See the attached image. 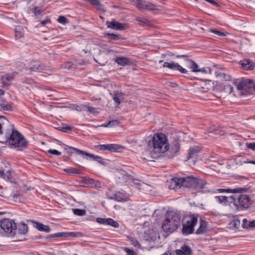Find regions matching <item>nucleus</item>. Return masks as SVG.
Instances as JSON below:
<instances>
[{"label":"nucleus","mask_w":255,"mask_h":255,"mask_svg":"<svg viewBox=\"0 0 255 255\" xmlns=\"http://www.w3.org/2000/svg\"><path fill=\"white\" fill-rule=\"evenodd\" d=\"M206 182L198 179L193 176L185 177H175L172 179L170 188L173 189H179L181 187L192 188L197 192H204L206 188Z\"/></svg>","instance_id":"1"},{"label":"nucleus","mask_w":255,"mask_h":255,"mask_svg":"<svg viewBox=\"0 0 255 255\" xmlns=\"http://www.w3.org/2000/svg\"><path fill=\"white\" fill-rule=\"evenodd\" d=\"M148 144L153 148L154 153L151 156L154 158L159 156L158 153H164L169 149L167 137L161 133L155 134Z\"/></svg>","instance_id":"2"},{"label":"nucleus","mask_w":255,"mask_h":255,"mask_svg":"<svg viewBox=\"0 0 255 255\" xmlns=\"http://www.w3.org/2000/svg\"><path fill=\"white\" fill-rule=\"evenodd\" d=\"M166 216V219L162 222V228L165 233L169 235L180 226V216L174 211L167 212Z\"/></svg>","instance_id":"3"},{"label":"nucleus","mask_w":255,"mask_h":255,"mask_svg":"<svg viewBox=\"0 0 255 255\" xmlns=\"http://www.w3.org/2000/svg\"><path fill=\"white\" fill-rule=\"evenodd\" d=\"M6 142L13 145L15 147L26 148L28 141L24 138V136L14 128L9 129L5 132Z\"/></svg>","instance_id":"4"},{"label":"nucleus","mask_w":255,"mask_h":255,"mask_svg":"<svg viewBox=\"0 0 255 255\" xmlns=\"http://www.w3.org/2000/svg\"><path fill=\"white\" fill-rule=\"evenodd\" d=\"M231 200L229 202L233 203L236 209L243 210L248 208L252 204L251 198L246 194H241L239 195H231L229 196Z\"/></svg>","instance_id":"5"},{"label":"nucleus","mask_w":255,"mask_h":255,"mask_svg":"<svg viewBox=\"0 0 255 255\" xmlns=\"http://www.w3.org/2000/svg\"><path fill=\"white\" fill-rule=\"evenodd\" d=\"M233 85L237 86V89L242 92H247L251 93L255 88V84L251 79H242L238 84L237 82H232Z\"/></svg>","instance_id":"6"},{"label":"nucleus","mask_w":255,"mask_h":255,"mask_svg":"<svg viewBox=\"0 0 255 255\" xmlns=\"http://www.w3.org/2000/svg\"><path fill=\"white\" fill-rule=\"evenodd\" d=\"M0 227L5 233L10 236H14L16 228V223L9 219H3L0 222Z\"/></svg>","instance_id":"7"},{"label":"nucleus","mask_w":255,"mask_h":255,"mask_svg":"<svg viewBox=\"0 0 255 255\" xmlns=\"http://www.w3.org/2000/svg\"><path fill=\"white\" fill-rule=\"evenodd\" d=\"M197 218L192 217L190 220L186 222V224L183 225L182 233L184 235H188L192 234L194 231V228L197 223Z\"/></svg>","instance_id":"8"},{"label":"nucleus","mask_w":255,"mask_h":255,"mask_svg":"<svg viewBox=\"0 0 255 255\" xmlns=\"http://www.w3.org/2000/svg\"><path fill=\"white\" fill-rule=\"evenodd\" d=\"M216 69L215 70V75L216 77L219 80L230 81L231 77L230 75L225 72V69L222 68H218L217 65H214L213 68Z\"/></svg>","instance_id":"9"},{"label":"nucleus","mask_w":255,"mask_h":255,"mask_svg":"<svg viewBox=\"0 0 255 255\" xmlns=\"http://www.w3.org/2000/svg\"><path fill=\"white\" fill-rule=\"evenodd\" d=\"M108 198L118 202H126L128 200L129 195L125 191H119L116 192L111 196H108Z\"/></svg>","instance_id":"10"},{"label":"nucleus","mask_w":255,"mask_h":255,"mask_svg":"<svg viewBox=\"0 0 255 255\" xmlns=\"http://www.w3.org/2000/svg\"><path fill=\"white\" fill-rule=\"evenodd\" d=\"M163 67L164 68L167 67L173 70H178L182 74H188V71L186 69L183 68L178 63L173 61H171V62H164L163 64Z\"/></svg>","instance_id":"11"},{"label":"nucleus","mask_w":255,"mask_h":255,"mask_svg":"<svg viewBox=\"0 0 255 255\" xmlns=\"http://www.w3.org/2000/svg\"><path fill=\"white\" fill-rule=\"evenodd\" d=\"M83 234L81 232H59L55 234H53L49 235V238H59V237H64V238H70V237H81Z\"/></svg>","instance_id":"12"},{"label":"nucleus","mask_w":255,"mask_h":255,"mask_svg":"<svg viewBox=\"0 0 255 255\" xmlns=\"http://www.w3.org/2000/svg\"><path fill=\"white\" fill-rule=\"evenodd\" d=\"M177 58H183L184 60L189 64V68L191 69L193 72H199V66L194 61L189 60L188 56L185 55H177L176 56Z\"/></svg>","instance_id":"13"},{"label":"nucleus","mask_w":255,"mask_h":255,"mask_svg":"<svg viewBox=\"0 0 255 255\" xmlns=\"http://www.w3.org/2000/svg\"><path fill=\"white\" fill-rule=\"evenodd\" d=\"M180 145L178 141L174 140L171 144L169 151H167V155L169 158H172L177 154L180 149Z\"/></svg>","instance_id":"14"},{"label":"nucleus","mask_w":255,"mask_h":255,"mask_svg":"<svg viewBox=\"0 0 255 255\" xmlns=\"http://www.w3.org/2000/svg\"><path fill=\"white\" fill-rule=\"evenodd\" d=\"M106 25L108 28H111L114 30H123L125 29L126 24L119 22L113 19L111 21H107L106 22Z\"/></svg>","instance_id":"15"},{"label":"nucleus","mask_w":255,"mask_h":255,"mask_svg":"<svg viewBox=\"0 0 255 255\" xmlns=\"http://www.w3.org/2000/svg\"><path fill=\"white\" fill-rule=\"evenodd\" d=\"M96 221L99 224L110 225L114 228H118L119 227V224L111 218H97Z\"/></svg>","instance_id":"16"},{"label":"nucleus","mask_w":255,"mask_h":255,"mask_svg":"<svg viewBox=\"0 0 255 255\" xmlns=\"http://www.w3.org/2000/svg\"><path fill=\"white\" fill-rule=\"evenodd\" d=\"M29 69L31 71L41 72L47 70V68L43 64L36 61H33L30 64Z\"/></svg>","instance_id":"17"},{"label":"nucleus","mask_w":255,"mask_h":255,"mask_svg":"<svg viewBox=\"0 0 255 255\" xmlns=\"http://www.w3.org/2000/svg\"><path fill=\"white\" fill-rule=\"evenodd\" d=\"M248 190L247 188L238 187L234 189H219L218 191L220 193H242L247 192Z\"/></svg>","instance_id":"18"},{"label":"nucleus","mask_w":255,"mask_h":255,"mask_svg":"<svg viewBox=\"0 0 255 255\" xmlns=\"http://www.w3.org/2000/svg\"><path fill=\"white\" fill-rule=\"evenodd\" d=\"M135 20L138 22V24L147 28L153 27L154 25L152 23L151 21L148 20L146 18L136 16Z\"/></svg>","instance_id":"19"},{"label":"nucleus","mask_w":255,"mask_h":255,"mask_svg":"<svg viewBox=\"0 0 255 255\" xmlns=\"http://www.w3.org/2000/svg\"><path fill=\"white\" fill-rule=\"evenodd\" d=\"M85 157H84V158L89 160V159H92L94 161H96L98 162L99 163L105 165L106 163V162L104 160V159L99 156L94 155L93 154H90L87 152H85Z\"/></svg>","instance_id":"20"},{"label":"nucleus","mask_w":255,"mask_h":255,"mask_svg":"<svg viewBox=\"0 0 255 255\" xmlns=\"http://www.w3.org/2000/svg\"><path fill=\"white\" fill-rule=\"evenodd\" d=\"M14 235L16 234L23 235L27 233L28 231V227L24 223H20L17 225L16 224V228Z\"/></svg>","instance_id":"21"},{"label":"nucleus","mask_w":255,"mask_h":255,"mask_svg":"<svg viewBox=\"0 0 255 255\" xmlns=\"http://www.w3.org/2000/svg\"><path fill=\"white\" fill-rule=\"evenodd\" d=\"M64 150L68 153L70 154H72L74 152H75L77 154L81 155L83 158L85 157V151L80 150L78 148L72 147V146H66L64 147Z\"/></svg>","instance_id":"22"},{"label":"nucleus","mask_w":255,"mask_h":255,"mask_svg":"<svg viewBox=\"0 0 255 255\" xmlns=\"http://www.w3.org/2000/svg\"><path fill=\"white\" fill-rule=\"evenodd\" d=\"M176 253L177 255H191L192 250L189 246L184 245L181 247V249L176 250Z\"/></svg>","instance_id":"23"},{"label":"nucleus","mask_w":255,"mask_h":255,"mask_svg":"<svg viewBox=\"0 0 255 255\" xmlns=\"http://www.w3.org/2000/svg\"><path fill=\"white\" fill-rule=\"evenodd\" d=\"M113 96V99L115 103L116 106L118 107L121 104V99L123 98L124 94L119 91H114V93H110Z\"/></svg>","instance_id":"24"},{"label":"nucleus","mask_w":255,"mask_h":255,"mask_svg":"<svg viewBox=\"0 0 255 255\" xmlns=\"http://www.w3.org/2000/svg\"><path fill=\"white\" fill-rule=\"evenodd\" d=\"M115 62L122 66L128 65L130 64V60L126 57H118L115 59Z\"/></svg>","instance_id":"25"},{"label":"nucleus","mask_w":255,"mask_h":255,"mask_svg":"<svg viewBox=\"0 0 255 255\" xmlns=\"http://www.w3.org/2000/svg\"><path fill=\"white\" fill-rule=\"evenodd\" d=\"M241 62L242 67L246 70H253L255 67V64L249 59H244Z\"/></svg>","instance_id":"26"},{"label":"nucleus","mask_w":255,"mask_h":255,"mask_svg":"<svg viewBox=\"0 0 255 255\" xmlns=\"http://www.w3.org/2000/svg\"><path fill=\"white\" fill-rule=\"evenodd\" d=\"M200 227L196 230V234L197 235H200L204 233L206 231L207 228V222L203 219L200 220Z\"/></svg>","instance_id":"27"},{"label":"nucleus","mask_w":255,"mask_h":255,"mask_svg":"<svg viewBox=\"0 0 255 255\" xmlns=\"http://www.w3.org/2000/svg\"><path fill=\"white\" fill-rule=\"evenodd\" d=\"M221 88L226 93L231 94L233 92V86L229 83H225L221 84Z\"/></svg>","instance_id":"28"},{"label":"nucleus","mask_w":255,"mask_h":255,"mask_svg":"<svg viewBox=\"0 0 255 255\" xmlns=\"http://www.w3.org/2000/svg\"><path fill=\"white\" fill-rule=\"evenodd\" d=\"M201 148L199 146H194L190 148L188 152V158H191L197 155V154L200 151Z\"/></svg>","instance_id":"29"},{"label":"nucleus","mask_w":255,"mask_h":255,"mask_svg":"<svg viewBox=\"0 0 255 255\" xmlns=\"http://www.w3.org/2000/svg\"><path fill=\"white\" fill-rule=\"evenodd\" d=\"M35 227L40 231L45 232L46 233H49L50 231V228L48 226L43 225L39 222L36 223Z\"/></svg>","instance_id":"30"},{"label":"nucleus","mask_w":255,"mask_h":255,"mask_svg":"<svg viewBox=\"0 0 255 255\" xmlns=\"http://www.w3.org/2000/svg\"><path fill=\"white\" fill-rule=\"evenodd\" d=\"M123 147L117 144H109L108 151L110 152H119Z\"/></svg>","instance_id":"31"},{"label":"nucleus","mask_w":255,"mask_h":255,"mask_svg":"<svg viewBox=\"0 0 255 255\" xmlns=\"http://www.w3.org/2000/svg\"><path fill=\"white\" fill-rule=\"evenodd\" d=\"M15 31V36L16 39H19L23 37V29L21 26H16L14 29Z\"/></svg>","instance_id":"32"},{"label":"nucleus","mask_w":255,"mask_h":255,"mask_svg":"<svg viewBox=\"0 0 255 255\" xmlns=\"http://www.w3.org/2000/svg\"><path fill=\"white\" fill-rule=\"evenodd\" d=\"M230 228L233 230H239V228L241 225V222L240 220L238 219H235L232 221L230 223Z\"/></svg>","instance_id":"33"},{"label":"nucleus","mask_w":255,"mask_h":255,"mask_svg":"<svg viewBox=\"0 0 255 255\" xmlns=\"http://www.w3.org/2000/svg\"><path fill=\"white\" fill-rule=\"evenodd\" d=\"M215 199L217 201H218L220 204H226L228 201V199L231 201L229 199V197H227L225 196H219L215 197Z\"/></svg>","instance_id":"34"},{"label":"nucleus","mask_w":255,"mask_h":255,"mask_svg":"<svg viewBox=\"0 0 255 255\" xmlns=\"http://www.w3.org/2000/svg\"><path fill=\"white\" fill-rule=\"evenodd\" d=\"M143 9L148 10H155L156 9V6L153 3L151 2L144 1Z\"/></svg>","instance_id":"35"},{"label":"nucleus","mask_w":255,"mask_h":255,"mask_svg":"<svg viewBox=\"0 0 255 255\" xmlns=\"http://www.w3.org/2000/svg\"><path fill=\"white\" fill-rule=\"evenodd\" d=\"M119 121L116 120H112L111 121H109L108 123L106 124H104L102 125H101V127H108V128H112L116 126H117L119 125Z\"/></svg>","instance_id":"36"},{"label":"nucleus","mask_w":255,"mask_h":255,"mask_svg":"<svg viewBox=\"0 0 255 255\" xmlns=\"http://www.w3.org/2000/svg\"><path fill=\"white\" fill-rule=\"evenodd\" d=\"M64 171L68 173L72 174H81L82 171L80 169H77L73 167H70L69 168L64 169Z\"/></svg>","instance_id":"37"},{"label":"nucleus","mask_w":255,"mask_h":255,"mask_svg":"<svg viewBox=\"0 0 255 255\" xmlns=\"http://www.w3.org/2000/svg\"><path fill=\"white\" fill-rule=\"evenodd\" d=\"M108 38L111 40H118L122 39L120 34H116L114 33H108L107 34Z\"/></svg>","instance_id":"38"},{"label":"nucleus","mask_w":255,"mask_h":255,"mask_svg":"<svg viewBox=\"0 0 255 255\" xmlns=\"http://www.w3.org/2000/svg\"><path fill=\"white\" fill-rule=\"evenodd\" d=\"M73 213L75 215L83 216L86 215V212L85 210L80 209H73Z\"/></svg>","instance_id":"39"},{"label":"nucleus","mask_w":255,"mask_h":255,"mask_svg":"<svg viewBox=\"0 0 255 255\" xmlns=\"http://www.w3.org/2000/svg\"><path fill=\"white\" fill-rule=\"evenodd\" d=\"M13 75L12 74H7L2 77V80L3 81V84H6L5 81H7V82L11 81L13 79ZM6 84H7L6 83Z\"/></svg>","instance_id":"40"},{"label":"nucleus","mask_w":255,"mask_h":255,"mask_svg":"<svg viewBox=\"0 0 255 255\" xmlns=\"http://www.w3.org/2000/svg\"><path fill=\"white\" fill-rule=\"evenodd\" d=\"M57 129L63 132H67L68 131L71 130L72 128L70 126H67V125H63V126L58 127Z\"/></svg>","instance_id":"41"},{"label":"nucleus","mask_w":255,"mask_h":255,"mask_svg":"<svg viewBox=\"0 0 255 255\" xmlns=\"http://www.w3.org/2000/svg\"><path fill=\"white\" fill-rule=\"evenodd\" d=\"M0 108L3 111H10L12 109L10 105L4 103H0Z\"/></svg>","instance_id":"42"},{"label":"nucleus","mask_w":255,"mask_h":255,"mask_svg":"<svg viewBox=\"0 0 255 255\" xmlns=\"http://www.w3.org/2000/svg\"><path fill=\"white\" fill-rule=\"evenodd\" d=\"M213 70V69H211L209 67H204L202 68H199V72H202L203 73L205 74H211L212 71Z\"/></svg>","instance_id":"43"},{"label":"nucleus","mask_w":255,"mask_h":255,"mask_svg":"<svg viewBox=\"0 0 255 255\" xmlns=\"http://www.w3.org/2000/svg\"><path fill=\"white\" fill-rule=\"evenodd\" d=\"M83 108L87 109L88 111L91 113L95 114L97 113V109L93 107H89L86 105H83Z\"/></svg>","instance_id":"44"},{"label":"nucleus","mask_w":255,"mask_h":255,"mask_svg":"<svg viewBox=\"0 0 255 255\" xmlns=\"http://www.w3.org/2000/svg\"><path fill=\"white\" fill-rule=\"evenodd\" d=\"M32 11L36 16L40 15L43 11V10L41 9H38V6H35V7L32 8Z\"/></svg>","instance_id":"45"},{"label":"nucleus","mask_w":255,"mask_h":255,"mask_svg":"<svg viewBox=\"0 0 255 255\" xmlns=\"http://www.w3.org/2000/svg\"><path fill=\"white\" fill-rule=\"evenodd\" d=\"M58 21L62 24H65L68 22L66 17L62 15H61L58 17Z\"/></svg>","instance_id":"46"},{"label":"nucleus","mask_w":255,"mask_h":255,"mask_svg":"<svg viewBox=\"0 0 255 255\" xmlns=\"http://www.w3.org/2000/svg\"><path fill=\"white\" fill-rule=\"evenodd\" d=\"M96 147L100 150H108L109 148V144H100L96 146Z\"/></svg>","instance_id":"47"},{"label":"nucleus","mask_w":255,"mask_h":255,"mask_svg":"<svg viewBox=\"0 0 255 255\" xmlns=\"http://www.w3.org/2000/svg\"><path fill=\"white\" fill-rule=\"evenodd\" d=\"M143 3L144 1L142 0H136L135 5L138 8H143Z\"/></svg>","instance_id":"48"},{"label":"nucleus","mask_w":255,"mask_h":255,"mask_svg":"<svg viewBox=\"0 0 255 255\" xmlns=\"http://www.w3.org/2000/svg\"><path fill=\"white\" fill-rule=\"evenodd\" d=\"M124 251L127 253V255H136V253L133 250L128 248H125Z\"/></svg>","instance_id":"49"},{"label":"nucleus","mask_w":255,"mask_h":255,"mask_svg":"<svg viewBox=\"0 0 255 255\" xmlns=\"http://www.w3.org/2000/svg\"><path fill=\"white\" fill-rule=\"evenodd\" d=\"M209 31L213 33L218 35L219 36H224L226 35V34L224 32H222L216 29H210Z\"/></svg>","instance_id":"50"},{"label":"nucleus","mask_w":255,"mask_h":255,"mask_svg":"<svg viewBox=\"0 0 255 255\" xmlns=\"http://www.w3.org/2000/svg\"><path fill=\"white\" fill-rule=\"evenodd\" d=\"M96 8L98 10L106 12V9L104 8L103 5L100 2V1L95 5Z\"/></svg>","instance_id":"51"},{"label":"nucleus","mask_w":255,"mask_h":255,"mask_svg":"<svg viewBox=\"0 0 255 255\" xmlns=\"http://www.w3.org/2000/svg\"><path fill=\"white\" fill-rule=\"evenodd\" d=\"M248 224H249V223H248L247 219H244L243 220L242 226L243 228L248 229L249 228V226H248Z\"/></svg>","instance_id":"52"},{"label":"nucleus","mask_w":255,"mask_h":255,"mask_svg":"<svg viewBox=\"0 0 255 255\" xmlns=\"http://www.w3.org/2000/svg\"><path fill=\"white\" fill-rule=\"evenodd\" d=\"M246 146L248 148L253 150H255V142L246 143Z\"/></svg>","instance_id":"53"},{"label":"nucleus","mask_w":255,"mask_h":255,"mask_svg":"<svg viewBox=\"0 0 255 255\" xmlns=\"http://www.w3.org/2000/svg\"><path fill=\"white\" fill-rule=\"evenodd\" d=\"M48 152L50 153H51L52 154H55L56 155H60L61 154V152L56 150V149H49Z\"/></svg>","instance_id":"54"},{"label":"nucleus","mask_w":255,"mask_h":255,"mask_svg":"<svg viewBox=\"0 0 255 255\" xmlns=\"http://www.w3.org/2000/svg\"><path fill=\"white\" fill-rule=\"evenodd\" d=\"M131 244L134 247H139L140 246V244L136 240L132 239L131 240Z\"/></svg>","instance_id":"55"},{"label":"nucleus","mask_w":255,"mask_h":255,"mask_svg":"<svg viewBox=\"0 0 255 255\" xmlns=\"http://www.w3.org/2000/svg\"><path fill=\"white\" fill-rule=\"evenodd\" d=\"M72 63L71 62H68L65 64V68L68 69H70L72 68Z\"/></svg>","instance_id":"56"},{"label":"nucleus","mask_w":255,"mask_h":255,"mask_svg":"<svg viewBox=\"0 0 255 255\" xmlns=\"http://www.w3.org/2000/svg\"><path fill=\"white\" fill-rule=\"evenodd\" d=\"M133 186H134L136 188H137V189H140V187L141 186V183H140L139 182H134L133 183Z\"/></svg>","instance_id":"57"},{"label":"nucleus","mask_w":255,"mask_h":255,"mask_svg":"<svg viewBox=\"0 0 255 255\" xmlns=\"http://www.w3.org/2000/svg\"><path fill=\"white\" fill-rule=\"evenodd\" d=\"M248 226H249V228L255 227V220L250 222L248 224Z\"/></svg>","instance_id":"58"},{"label":"nucleus","mask_w":255,"mask_h":255,"mask_svg":"<svg viewBox=\"0 0 255 255\" xmlns=\"http://www.w3.org/2000/svg\"><path fill=\"white\" fill-rule=\"evenodd\" d=\"M206 1L212 3V4L216 5V6H219V4L214 1V0H205Z\"/></svg>","instance_id":"59"},{"label":"nucleus","mask_w":255,"mask_h":255,"mask_svg":"<svg viewBox=\"0 0 255 255\" xmlns=\"http://www.w3.org/2000/svg\"><path fill=\"white\" fill-rule=\"evenodd\" d=\"M0 177L3 178V179H5V175L4 173V171L1 169H0Z\"/></svg>","instance_id":"60"},{"label":"nucleus","mask_w":255,"mask_h":255,"mask_svg":"<svg viewBox=\"0 0 255 255\" xmlns=\"http://www.w3.org/2000/svg\"><path fill=\"white\" fill-rule=\"evenodd\" d=\"M202 88H203V91L204 92H206L211 89V88H212V86H210V87L207 86L206 87H203Z\"/></svg>","instance_id":"61"},{"label":"nucleus","mask_w":255,"mask_h":255,"mask_svg":"<svg viewBox=\"0 0 255 255\" xmlns=\"http://www.w3.org/2000/svg\"><path fill=\"white\" fill-rule=\"evenodd\" d=\"M49 22H50V21L48 20H42L41 21V23L42 25H44L46 24L47 23H48Z\"/></svg>","instance_id":"62"},{"label":"nucleus","mask_w":255,"mask_h":255,"mask_svg":"<svg viewBox=\"0 0 255 255\" xmlns=\"http://www.w3.org/2000/svg\"><path fill=\"white\" fill-rule=\"evenodd\" d=\"M96 187L97 188H100L101 187V184L99 182L97 181L96 184L95 185Z\"/></svg>","instance_id":"63"},{"label":"nucleus","mask_w":255,"mask_h":255,"mask_svg":"<svg viewBox=\"0 0 255 255\" xmlns=\"http://www.w3.org/2000/svg\"><path fill=\"white\" fill-rule=\"evenodd\" d=\"M247 162L252 163L253 164H255V161H254V160L249 161H247Z\"/></svg>","instance_id":"64"}]
</instances>
